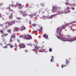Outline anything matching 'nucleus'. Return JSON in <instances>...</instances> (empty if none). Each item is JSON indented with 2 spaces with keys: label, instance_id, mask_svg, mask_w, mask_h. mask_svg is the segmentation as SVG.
<instances>
[{
  "label": "nucleus",
  "instance_id": "nucleus-1",
  "mask_svg": "<svg viewBox=\"0 0 76 76\" xmlns=\"http://www.w3.org/2000/svg\"><path fill=\"white\" fill-rule=\"evenodd\" d=\"M62 30L61 28H58L57 29V32L58 33V35L56 36V37L58 39H60L62 41H69L71 42L73 41H76V37L74 38H71L70 39L66 38H64L62 37V34H61L60 32Z\"/></svg>",
  "mask_w": 76,
  "mask_h": 76
},
{
  "label": "nucleus",
  "instance_id": "nucleus-2",
  "mask_svg": "<svg viewBox=\"0 0 76 76\" xmlns=\"http://www.w3.org/2000/svg\"><path fill=\"white\" fill-rule=\"evenodd\" d=\"M15 20H12L11 21L9 22H6L5 23V24H8V26H12L13 25V24H15Z\"/></svg>",
  "mask_w": 76,
  "mask_h": 76
},
{
  "label": "nucleus",
  "instance_id": "nucleus-3",
  "mask_svg": "<svg viewBox=\"0 0 76 76\" xmlns=\"http://www.w3.org/2000/svg\"><path fill=\"white\" fill-rule=\"evenodd\" d=\"M52 7L53 9L51 10V11L53 12H56L57 9H61V7H58L57 8V6H53Z\"/></svg>",
  "mask_w": 76,
  "mask_h": 76
},
{
  "label": "nucleus",
  "instance_id": "nucleus-4",
  "mask_svg": "<svg viewBox=\"0 0 76 76\" xmlns=\"http://www.w3.org/2000/svg\"><path fill=\"white\" fill-rule=\"evenodd\" d=\"M24 39H32V37H31V36L30 35H24Z\"/></svg>",
  "mask_w": 76,
  "mask_h": 76
},
{
  "label": "nucleus",
  "instance_id": "nucleus-5",
  "mask_svg": "<svg viewBox=\"0 0 76 76\" xmlns=\"http://www.w3.org/2000/svg\"><path fill=\"white\" fill-rule=\"evenodd\" d=\"M69 9H70V8L69 7H67L66 9L65 10V12H66L65 13L66 14V13H70V10H69Z\"/></svg>",
  "mask_w": 76,
  "mask_h": 76
},
{
  "label": "nucleus",
  "instance_id": "nucleus-6",
  "mask_svg": "<svg viewBox=\"0 0 76 76\" xmlns=\"http://www.w3.org/2000/svg\"><path fill=\"white\" fill-rule=\"evenodd\" d=\"M20 49L21 48H26V46L24 44H20Z\"/></svg>",
  "mask_w": 76,
  "mask_h": 76
},
{
  "label": "nucleus",
  "instance_id": "nucleus-7",
  "mask_svg": "<svg viewBox=\"0 0 76 76\" xmlns=\"http://www.w3.org/2000/svg\"><path fill=\"white\" fill-rule=\"evenodd\" d=\"M48 16L43 15L41 18V19H48Z\"/></svg>",
  "mask_w": 76,
  "mask_h": 76
},
{
  "label": "nucleus",
  "instance_id": "nucleus-8",
  "mask_svg": "<svg viewBox=\"0 0 76 76\" xmlns=\"http://www.w3.org/2000/svg\"><path fill=\"white\" fill-rule=\"evenodd\" d=\"M26 29V27L23 26H22L21 27V28L20 29V31H23V30H25Z\"/></svg>",
  "mask_w": 76,
  "mask_h": 76
},
{
  "label": "nucleus",
  "instance_id": "nucleus-9",
  "mask_svg": "<svg viewBox=\"0 0 76 76\" xmlns=\"http://www.w3.org/2000/svg\"><path fill=\"white\" fill-rule=\"evenodd\" d=\"M7 9H8L9 10V11L10 12H14V11L12 9H11L10 8V7H7Z\"/></svg>",
  "mask_w": 76,
  "mask_h": 76
},
{
  "label": "nucleus",
  "instance_id": "nucleus-10",
  "mask_svg": "<svg viewBox=\"0 0 76 76\" xmlns=\"http://www.w3.org/2000/svg\"><path fill=\"white\" fill-rule=\"evenodd\" d=\"M10 19H13V13H11V15L9 17Z\"/></svg>",
  "mask_w": 76,
  "mask_h": 76
},
{
  "label": "nucleus",
  "instance_id": "nucleus-11",
  "mask_svg": "<svg viewBox=\"0 0 76 76\" xmlns=\"http://www.w3.org/2000/svg\"><path fill=\"white\" fill-rule=\"evenodd\" d=\"M54 16H56V15H52L50 16L49 17H48V19H52L53 18V17H54Z\"/></svg>",
  "mask_w": 76,
  "mask_h": 76
},
{
  "label": "nucleus",
  "instance_id": "nucleus-12",
  "mask_svg": "<svg viewBox=\"0 0 76 76\" xmlns=\"http://www.w3.org/2000/svg\"><path fill=\"white\" fill-rule=\"evenodd\" d=\"M7 45H9L10 48H13V45L11 44H7Z\"/></svg>",
  "mask_w": 76,
  "mask_h": 76
},
{
  "label": "nucleus",
  "instance_id": "nucleus-13",
  "mask_svg": "<svg viewBox=\"0 0 76 76\" xmlns=\"http://www.w3.org/2000/svg\"><path fill=\"white\" fill-rule=\"evenodd\" d=\"M43 37L44 38H45L46 39L48 38V36L46 34L44 35Z\"/></svg>",
  "mask_w": 76,
  "mask_h": 76
},
{
  "label": "nucleus",
  "instance_id": "nucleus-14",
  "mask_svg": "<svg viewBox=\"0 0 76 76\" xmlns=\"http://www.w3.org/2000/svg\"><path fill=\"white\" fill-rule=\"evenodd\" d=\"M12 39V38H14V40H15V35H13L11 36V38Z\"/></svg>",
  "mask_w": 76,
  "mask_h": 76
},
{
  "label": "nucleus",
  "instance_id": "nucleus-15",
  "mask_svg": "<svg viewBox=\"0 0 76 76\" xmlns=\"http://www.w3.org/2000/svg\"><path fill=\"white\" fill-rule=\"evenodd\" d=\"M51 57H52V58L50 60V61L51 62H53V61H54V60H53L54 57L53 56H52Z\"/></svg>",
  "mask_w": 76,
  "mask_h": 76
},
{
  "label": "nucleus",
  "instance_id": "nucleus-16",
  "mask_svg": "<svg viewBox=\"0 0 76 76\" xmlns=\"http://www.w3.org/2000/svg\"><path fill=\"white\" fill-rule=\"evenodd\" d=\"M66 64H69V61L68 60V59L66 60Z\"/></svg>",
  "mask_w": 76,
  "mask_h": 76
},
{
  "label": "nucleus",
  "instance_id": "nucleus-17",
  "mask_svg": "<svg viewBox=\"0 0 76 76\" xmlns=\"http://www.w3.org/2000/svg\"><path fill=\"white\" fill-rule=\"evenodd\" d=\"M58 15H60V14H62V13H63V12L62 11H59L58 12Z\"/></svg>",
  "mask_w": 76,
  "mask_h": 76
},
{
  "label": "nucleus",
  "instance_id": "nucleus-18",
  "mask_svg": "<svg viewBox=\"0 0 76 76\" xmlns=\"http://www.w3.org/2000/svg\"><path fill=\"white\" fill-rule=\"evenodd\" d=\"M22 15L23 16H26L28 15V14L26 12H24Z\"/></svg>",
  "mask_w": 76,
  "mask_h": 76
},
{
  "label": "nucleus",
  "instance_id": "nucleus-19",
  "mask_svg": "<svg viewBox=\"0 0 76 76\" xmlns=\"http://www.w3.org/2000/svg\"><path fill=\"white\" fill-rule=\"evenodd\" d=\"M15 31H18V28L17 27H15L14 28Z\"/></svg>",
  "mask_w": 76,
  "mask_h": 76
},
{
  "label": "nucleus",
  "instance_id": "nucleus-20",
  "mask_svg": "<svg viewBox=\"0 0 76 76\" xmlns=\"http://www.w3.org/2000/svg\"><path fill=\"white\" fill-rule=\"evenodd\" d=\"M40 48V47H39V48L38 47H35V48L34 49H33L32 50L34 51V50H38L39 48Z\"/></svg>",
  "mask_w": 76,
  "mask_h": 76
},
{
  "label": "nucleus",
  "instance_id": "nucleus-21",
  "mask_svg": "<svg viewBox=\"0 0 76 76\" xmlns=\"http://www.w3.org/2000/svg\"><path fill=\"white\" fill-rule=\"evenodd\" d=\"M17 5L18 6H19L20 7V8H22L23 7V6H22V5L20 4H18Z\"/></svg>",
  "mask_w": 76,
  "mask_h": 76
},
{
  "label": "nucleus",
  "instance_id": "nucleus-22",
  "mask_svg": "<svg viewBox=\"0 0 76 76\" xmlns=\"http://www.w3.org/2000/svg\"><path fill=\"white\" fill-rule=\"evenodd\" d=\"M40 28L41 29H39L38 30L39 32H42V27H41Z\"/></svg>",
  "mask_w": 76,
  "mask_h": 76
},
{
  "label": "nucleus",
  "instance_id": "nucleus-23",
  "mask_svg": "<svg viewBox=\"0 0 76 76\" xmlns=\"http://www.w3.org/2000/svg\"><path fill=\"white\" fill-rule=\"evenodd\" d=\"M13 41H14V39L12 40V39L11 38V39H10V42L12 43V42H13Z\"/></svg>",
  "mask_w": 76,
  "mask_h": 76
},
{
  "label": "nucleus",
  "instance_id": "nucleus-24",
  "mask_svg": "<svg viewBox=\"0 0 76 76\" xmlns=\"http://www.w3.org/2000/svg\"><path fill=\"white\" fill-rule=\"evenodd\" d=\"M61 28L62 30L63 29H65V26H63L61 28Z\"/></svg>",
  "mask_w": 76,
  "mask_h": 76
},
{
  "label": "nucleus",
  "instance_id": "nucleus-25",
  "mask_svg": "<svg viewBox=\"0 0 76 76\" xmlns=\"http://www.w3.org/2000/svg\"><path fill=\"white\" fill-rule=\"evenodd\" d=\"M39 52H41V53H42V52H44L41 49H39Z\"/></svg>",
  "mask_w": 76,
  "mask_h": 76
},
{
  "label": "nucleus",
  "instance_id": "nucleus-26",
  "mask_svg": "<svg viewBox=\"0 0 76 76\" xmlns=\"http://www.w3.org/2000/svg\"><path fill=\"white\" fill-rule=\"evenodd\" d=\"M1 33V34H4V33H3V30H0V31Z\"/></svg>",
  "mask_w": 76,
  "mask_h": 76
},
{
  "label": "nucleus",
  "instance_id": "nucleus-27",
  "mask_svg": "<svg viewBox=\"0 0 76 76\" xmlns=\"http://www.w3.org/2000/svg\"><path fill=\"white\" fill-rule=\"evenodd\" d=\"M7 32H9V33H11V31L10 29L8 30L7 31Z\"/></svg>",
  "mask_w": 76,
  "mask_h": 76
},
{
  "label": "nucleus",
  "instance_id": "nucleus-28",
  "mask_svg": "<svg viewBox=\"0 0 76 76\" xmlns=\"http://www.w3.org/2000/svg\"><path fill=\"white\" fill-rule=\"evenodd\" d=\"M4 37H6V36H7V35H8V34L7 33L4 34Z\"/></svg>",
  "mask_w": 76,
  "mask_h": 76
},
{
  "label": "nucleus",
  "instance_id": "nucleus-29",
  "mask_svg": "<svg viewBox=\"0 0 76 76\" xmlns=\"http://www.w3.org/2000/svg\"><path fill=\"white\" fill-rule=\"evenodd\" d=\"M7 45H6V46H4V47H3V48H7Z\"/></svg>",
  "mask_w": 76,
  "mask_h": 76
},
{
  "label": "nucleus",
  "instance_id": "nucleus-30",
  "mask_svg": "<svg viewBox=\"0 0 76 76\" xmlns=\"http://www.w3.org/2000/svg\"><path fill=\"white\" fill-rule=\"evenodd\" d=\"M24 51H25V53H28V50L26 49V50H25Z\"/></svg>",
  "mask_w": 76,
  "mask_h": 76
},
{
  "label": "nucleus",
  "instance_id": "nucleus-31",
  "mask_svg": "<svg viewBox=\"0 0 76 76\" xmlns=\"http://www.w3.org/2000/svg\"><path fill=\"white\" fill-rule=\"evenodd\" d=\"M65 66H66V65H65L64 66L63 65H62L61 66V67L62 68H63V67H65Z\"/></svg>",
  "mask_w": 76,
  "mask_h": 76
},
{
  "label": "nucleus",
  "instance_id": "nucleus-32",
  "mask_svg": "<svg viewBox=\"0 0 76 76\" xmlns=\"http://www.w3.org/2000/svg\"><path fill=\"white\" fill-rule=\"evenodd\" d=\"M32 25L33 26H34V27L36 26V24H32Z\"/></svg>",
  "mask_w": 76,
  "mask_h": 76
},
{
  "label": "nucleus",
  "instance_id": "nucleus-33",
  "mask_svg": "<svg viewBox=\"0 0 76 76\" xmlns=\"http://www.w3.org/2000/svg\"><path fill=\"white\" fill-rule=\"evenodd\" d=\"M17 19H18V20H20V19H21V18L20 17H17Z\"/></svg>",
  "mask_w": 76,
  "mask_h": 76
},
{
  "label": "nucleus",
  "instance_id": "nucleus-34",
  "mask_svg": "<svg viewBox=\"0 0 76 76\" xmlns=\"http://www.w3.org/2000/svg\"><path fill=\"white\" fill-rule=\"evenodd\" d=\"M69 3H68V2H66V3H65V4L66 5H69Z\"/></svg>",
  "mask_w": 76,
  "mask_h": 76
},
{
  "label": "nucleus",
  "instance_id": "nucleus-35",
  "mask_svg": "<svg viewBox=\"0 0 76 76\" xmlns=\"http://www.w3.org/2000/svg\"><path fill=\"white\" fill-rule=\"evenodd\" d=\"M66 37H67V38H70L71 37V36L69 35H67L66 36Z\"/></svg>",
  "mask_w": 76,
  "mask_h": 76
},
{
  "label": "nucleus",
  "instance_id": "nucleus-36",
  "mask_svg": "<svg viewBox=\"0 0 76 76\" xmlns=\"http://www.w3.org/2000/svg\"><path fill=\"white\" fill-rule=\"evenodd\" d=\"M49 51L50 52H51V51H52V49L51 48H50L49 50Z\"/></svg>",
  "mask_w": 76,
  "mask_h": 76
},
{
  "label": "nucleus",
  "instance_id": "nucleus-37",
  "mask_svg": "<svg viewBox=\"0 0 76 76\" xmlns=\"http://www.w3.org/2000/svg\"><path fill=\"white\" fill-rule=\"evenodd\" d=\"M72 6H75V4H72Z\"/></svg>",
  "mask_w": 76,
  "mask_h": 76
},
{
  "label": "nucleus",
  "instance_id": "nucleus-38",
  "mask_svg": "<svg viewBox=\"0 0 76 76\" xmlns=\"http://www.w3.org/2000/svg\"><path fill=\"white\" fill-rule=\"evenodd\" d=\"M71 9H72V10H75V7H72Z\"/></svg>",
  "mask_w": 76,
  "mask_h": 76
},
{
  "label": "nucleus",
  "instance_id": "nucleus-39",
  "mask_svg": "<svg viewBox=\"0 0 76 76\" xmlns=\"http://www.w3.org/2000/svg\"><path fill=\"white\" fill-rule=\"evenodd\" d=\"M20 38H23V36H22V35H21V36H20Z\"/></svg>",
  "mask_w": 76,
  "mask_h": 76
},
{
  "label": "nucleus",
  "instance_id": "nucleus-40",
  "mask_svg": "<svg viewBox=\"0 0 76 76\" xmlns=\"http://www.w3.org/2000/svg\"><path fill=\"white\" fill-rule=\"evenodd\" d=\"M17 41L18 42H20V40L19 39H17Z\"/></svg>",
  "mask_w": 76,
  "mask_h": 76
},
{
  "label": "nucleus",
  "instance_id": "nucleus-41",
  "mask_svg": "<svg viewBox=\"0 0 76 76\" xmlns=\"http://www.w3.org/2000/svg\"><path fill=\"white\" fill-rule=\"evenodd\" d=\"M15 47H17V44H16V43H15Z\"/></svg>",
  "mask_w": 76,
  "mask_h": 76
},
{
  "label": "nucleus",
  "instance_id": "nucleus-42",
  "mask_svg": "<svg viewBox=\"0 0 76 76\" xmlns=\"http://www.w3.org/2000/svg\"><path fill=\"white\" fill-rule=\"evenodd\" d=\"M31 20H30V21L29 22V24L30 25H31Z\"/></svg>",
  "mask_w": 76,
  "mask_h": 76
},
{
  "label": "nucleus",
  "instance_id": "nucleus-43",
  "mask_svg": "<svg viewBox=\"0 0 76 76\" xmlns=\"http://www.w3.org/2000/svg\"><path fill=\"white\" fill-rule=\"evenodd\" d=\"M69 6H72V4H69Z\"/></svg>",
  "mask_w": 76,
  "mask_h": 76
},
{
  "label": "nucleus",
  "instance_id": "nucleus-44",
  "mask_svg": "<svg viewBox=\"0 0 76 76\" xmlns=\"http://www.w3.org/2000/svg\"><path fill=\"white\" fill-rule=\"evenodd\" d=\"M0 26H2V27L3 26V25L0 24Z\"/></svg>",
  "mask_w": 76,
  "mask_h": 76
},
{
  "label": "nucleus",
  "instance_id": "nucleus-45",
  "mask_svg": "<svg viewBox=\"0 0 76 76\" xmlns=\"http://www.w3.org/2000/svg\"><path fill=\"white\" fill-rule=\"evenodd\" d=\"M5 28H6V29H7V26H5Z\"/></svg>",
  "mask_w": 76,
  "mask_h": 76
},
{
  "label": "nucleus",
  "instance_id": "nucleus-46",
  "mask_svg": "<svg viewBox=\"0 0 76 76\" xmlns=\"http://www.w3.org/2000/svg\"><path fill=\"white\" fill-rule=\"evenodd\" d=\"M20 12L21 13V14H22V13H23V11H20Z\"/></svg>",
  "mask_w": 76,
  "mask_h": 76
},
{
  "label": "nucleus",
  "instance_id": "nucleus-47",
  "mask_svg": "<svg viewBox=\"0 0 76 76\" xmlns=\"http://www.w3.org/2000/svg\"><path fill=\"white\" fill-rule=\"evenodd\" d=\"M76 23V21H73V22H72L73 23Z\"/></svg>",
  "mask_w": 76,
  "mask_h": 76
},
{
  "label": "nucleus",
  "instance_id": "nucleus-48",
  "mask_svg": "<svg viewBox=\"0 0 76 76\" xmlns=\"http://www.w3.org/2000/svg\"><path fill=\"white\" fill-rule=\"evenodd\" d=\"M33 16V14H31V18H32Z\"/></svg>",
  "mask_w": 76,
  "mask_h": 76
},
{
  "label": "nucleus",
  "instance_id": "nucleus-49",
  "mask_svg": "<svg viewBox=\"0 0 76 76\" xmlns=\"http://www.w3.org/2000/svg\"><path fill=\"white\" fill-rule=\"evenodd\" d=\"M41 5H42H42L43 6H44V5H43V4H41Z\"/></svg>",
  "mask_w": 76,
  "mask_h": 76
},
{
  "label": "nucleus",
  "instance_id": "nucleus-50",
  "mask_svg": "<svg viewBox=\"0 0 76 76\" xmlns=\"http://www.w3.org/2000/svg\"><path fill=\"white\" fill-rule=\"evenodd\" d=\"M6 14L7 15H9V13H7V12H6Z\"/></svg>",
  "mask_w": 76,
  "mask_h": 76
},
{
  "label": "nucleus",
  "instance_id": "nucleus-51",
  "mask_svg": "<svg viewBox=\"0 0 76 76\" xmlns=\"http://www.w3.org/2000/svg\"><path fill=\"white\" fill-rule=\"evenodd\" d=\"M0 17H1V13H0Z\"/></svg>",
  "mask_w": 76,
  "mask_h": 76
},
{
  "label": "nucleus",
  "instance_id": "nucleus-52",
  "mask_svg": "<svg viewBox=\"0 0 76 76\" xmlns=\"http://www.w3.org/2000/svg\"><path fill=\"white\" fill-rule=\"evenodd\" d=\"M2 19H3V20H4V18H2Z\"/></svg>",
  "mask_w": 76,
  "mask_h": 76
},
{
  "label": "nucleus",
  "instance_id": "nucleus-53",
  "mask_svg": "<svg viewBox=\"0 0 76 76\" xmlns=\"http://www.w3.org/2000/svg\"><path fill=\"white\" fill-rule=\"evenodd\" d=\"M66 1H69V0H66Z\"/></svg>",
  "mask_w": 76,
  "mask_h": 76
},
{
  "label": "nucleus",
  "instance_id": "nucleus-54",
  "mask_svg": "<svg viewBox=\"0 0 76 76\" xmlns=\"http://www.w3.org/2000/svg\"><path fill=\"white\" fill-rule=\"evenodd\" d=\"M4 44H6V42H4Z\"/></svg>",
  "mask_w": 76,
  "mask_h": 76
},
{
  "label": "nucleus",
  "instance_id": "nucleus-55",
  "mask_svg": "<svg viewBox=\"0 0 76 76\" xmlns=\"http://www.w3.org/2000/svg\"><path fill=\"white\" fill-rule=\"evenodd\" d=\"M1 4H2L0 3V5H1Z\"/></svg>",
  "mask_w": 76,
  "mask_h": 76
},
{
  "label": "nucleus",
  "instance_id": "nucleus-56",
  "mask_svg": "<svg viewBox=\"0 0 76 76\" xmlns=\"http://www.w3.org/2000/svg\"><path fill=\"white\" fill-rule=\"evenodd\" d=\"M13 6V5H12V6Z\"/></svg>",
  "mask_w": 76,
  "mask_h": 76
},
{
  "label": "nucleus",
  "instance_id": "nucleus-57",
  "mask_svg": "<svg viewBox=\"0 0 76 76\" xmlns=\"http://www.w3.org/2000/svg\"><path fill=\"white\" fill-rule=\"evenodd\" d=\"M16 22H18V21H16Z\"/></svg>",
  "mask_w": 76,
  "mask_h": 76
},
{
  "label": "nucleus",
  "instance_id": "nucleus-58",
  "mask_svg": "<svg viewBox=\"0 0 76 76\" xmlns=\"http://www.w3.org/2000/svg\"><path fill=\"white\" fill-rule=\"evenodd\" d=\"M36 53H37V52H36Z\"/></svg>",
  "mask_w": 76,
  "mask_h": 76
},
{
  "label": "nucleus",
  "instance_id": "nucleus-59",
  "mask_svg": "<svg viewBox=\"0 0 76 76\" xmlns=\"http://www.w3.org/2000/svg\"><path fill=\"white\" fill-rule=\"evenodd\" d=\"M20 22V21H18V22Z\"/></svg>",
  "mask_w": 76,
  "mask_h": 76
},
{
  "label": "nucleus",
  "instance_id": "nucleus-60",
  "mask_svg": "<svg viewBox=\"0 0 76 76\" xmlns=\"http://www.w3.org/2000/svg\"><path fill=\"white\" fill-rule=\"evenodd\" d=\"M44 13V12H43V13Z\"/></svg>",
  "mask_w": 76,
  "mask_h": 76
},
{
  "label": "nucleus",
  "instance_id": "nucleus-61",
  "mask_svg": "<svg viewBox=\"0 0 76 76\" xmlns=\"http://www.w3.org/2000/svg\"><path fill=\"white\" fill-rule=\"evenodd\" d=\"M1 17H0V18H1Z\"/></svg>",
  "mask_w": 76,
  "mask_h": 76
}]
</instances>
